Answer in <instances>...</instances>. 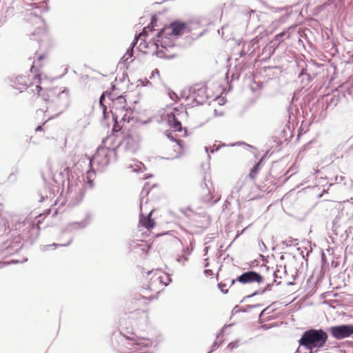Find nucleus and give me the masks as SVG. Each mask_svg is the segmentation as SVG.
Segmentation results:
<instances>
[{
	"mask_svg": "<svg viewBox=\"0 0 353 353\" xmlns=\"http://www.w3.org/2000/svg\"><path fill=\"white\" fill-rule=\"evenodd\" d=\"M214 114H216V115L218 114V112L216 110H214Z\"/></svg>",
	"mask_w": 353,
	"mask_h": 353,
	"instance_id": "nucleus-49",
	"label": "nucleus"
},
{
	"mask_svg": "<svg viewBox=\"0 0 353 353\" xmlns=\"http://www.w3.org/2000/svg\"><path fill=\"white\" fill-rule=\"evenodd\" d=\"M216 342H214V346H216Z\"/></svg>",
	"mask_w": 353,
	"mask_h": 353,
	"instance_id": "nucleus-51",
	"label": "nucleus"
},
{
	"mask_svg": "<svg viewBox=\"0 0 353 353\" xmlns=\"http://www.w3.org/2000/svg\"><path fill=\"white\" fill-rule=\"evenodd\" d=\"M328 332L334 339L341 340L353 334V325L341 324L331 326L328 328Z\"/></svg>",
	"mask_w": 353,
	"mask_h": 353,
	"instance_id": "nucleus-8",
	"label": "nucleus"
},
{
	"mask_svg": "<svg viewBox=\"0 0 353 353\" xmlns=\"http://www.w3.org/2000/svg\"><path fill=\"white\" fill-rule=\"evenodd\" d=\"M187 30L186 23L181 21H174L169 26L163 28L154 39V45L157 48L161 46L165 51L168 48L174 46V41L179 37L183 34Z\"/></svg>",
	"mask_w": 353,
	"mask_h": 353,
	"instance_id": "nucleus-2",
	"label": "nucleus"
},
{
	"mask_svg": "<svg viewBox=\"0 0 353 353\" xmlns=\"http://www.w3.org/2000/svg\"><path fill=\"white\" fill-rule=\"evenodd\" d=\"M32 37H34V38H33L34 39H37V38L36 37V35H35V32H34V33L32 34Z\"/></svg>",
	"mask_w": 353,
	"mask_h": 353,
	"instance_id": "nucleus-43",
	"label": "nucleus"
},
{
	"mask_svg": "<svg viewBox=\"0 0 353 353\" xmlns=\"http://www.w3.org/2000/svg\"><path fill=\"white\" fill-rule=\"evenodd\" d=\"M214 114H216V115L218 114V112L216 110H214Z\"/></svg>",
	"mask_w": 353,
	"mask_h": 353,
	"instance_id": "nucleus-48",
	"label": "nucleus"
},
{
	"mask_svg": "<svg viewBox=\"0 0 353 353\" xmlns=\"http://www.w3.org/2000/svg\"><path fill=\"white\" fill-rule=\"evenodd\" d=\"M218 287L223 293L226 294L228 292L225 284L220 283L218 284Z\"/></svg>",
	"mask_w": 353,
	"mask_h": 353,
	"instance_id": "nucleus-35",
	"label": "nucleus"
},
{
	"mask_svg": "<svg viewBox=\"0 0 353 353\" xmlns=\"http://www.w3.org/2000/svg\"><path fill=\"white\" fill-rule=\"evenodd\" d=\"M152 272H153V271H149V272H148V274H151V273H152Z\"/></svg>",
	"mask_w": 353,
	"mask_h": 353,
	"instance_id": "nucleus-50",
	"label": "nucleus"
},
{
	"mask_svg": "<svg viewBox=\"0 0 353 353\" xmlns=\"http://www.w3.org/2000/svg\"><path fill=\"white\" fill-rule=\"evenodd\" d=\"M241 310L239 309V307L238 305H236L234 309H233V312H238L239 311H241Z\"/></svg>",
	"mask_w": 353,
	"mask_h": 353,
	"instance_id": "nucleus-37",
	"label": "nucleus"
},
{
	"mask_svg": "<svg viewBox=\"0 0 353 353\" xmlns=\"http://www.w3.org/2000/svg\"><path fill=\"white\" fill-rule=\"evenodd\" d=\"M166 136L170 139H171L172 141H176L177 143L176 144V146L178 147L179 149L181 150V141L179 140H177L173 136H172V134L171 132H166Z\"/></svg>",
	"mask_w": 353,
	"mask_h": 353,
	"instance_id": "nucleus-28",
	"label": "nucleus"
},
{
	"mask_svg": "<svg viewBox=\"0 0 353 353\" xmlns=\"http://www.w3.org/2000/svg\"><path fill=\"white\" fill-rule=\"evenodd\" d=\"M154 21H155V19H154V17H152V21H151L150 24L147 27V28L150 29V30H152L153 29V28H154V26H153ZM145 33H146V28H144L143 30V32L139 34V37H141L144 36Z\"/></svg>",
	"mask_w": 353,
	"mask_h": 353,
	"instance_id": "nucleus-31",
	"label": "nucleus"
},
{
	"mask_svg": "<svg viewBox=\"0 0 353 353\" xmlns=\"http://www.w3.org/2000/svg\"><path fill=\"white\" fill-rule=\"evenodd\" d=\"M90 219V215L87 214L82 221L69 223L64 230V232H71L76 230L85 228L89 224Z\"/></svg>",
	"mask_w": 353,
	"mask_h": 353,
	"instance_id": "nucleus-15",
	"label": "nucleus"
},
{
	"mask_svg": "<svg viewBox=\"0 0 353 353\" xmlns=\"http://www.w3.org/2000/svg\"><path fill=\"white\" fill-rule=\"evenodd\" d=\"M148 194V190L144 188L141 192V196L140 199V208H141V211H142L143 203V200H144V195L145 194L147 195Z\"/></svg>",
	"mask_w": 353,
	"mask_h": 353,
	"instance_id": "nucleus-30",
	"label": "nucleus"
},
{
	"mask_svg": "<svg viewBox=\"0 0 353 353\" xmlns=\"http://www.w3.org/2000/svg\"><path fill=\"white\" fill-rule=\"evenodd\" d=\"M179 156H180V155H179V154H176L174 157H172V159H174V158H177V157H179Z\"/></svg>",
	"mask_w": 353,
	"mask_h": 353,
	"instance_id": "nucleus-45",
	"label": "nucleus"
},
{
	"mask_svg": "<svg viewBox=\"0 0 353 353\" xmlns=\"http://www.w3.org/2000/svg\"><path fill=\"white\" fill-rule=\"evenodd\" d=\"M239 340L238 339L235 341H232V342L230 343L228 345V347L230 348V350H233L234 348H236L239 346Z\"/></svg>",
	"mask_w": 353,
	"mask_h": 353,
	"instance_id": "nucleus-33",
	"label": "nucleus"
},
{
	"mask_svg": "<svg viewBox=\"0 0 353 353\" xmlns=\"http://www.w3.org/2000/svg\"><path fill=\"white\" fill-rule=\"evenodd\" d=\"M23 245L19 236L15 237L12 241H7L0 245V256H7L17 252L21 249Z\"/></svg>",
	"mask_w": 353,
	"mask_h": 353,
	"instance_id": "nucleus-10",
	"label": "nucleus"
},
{
	"mask_svg": "<svg viewBox=\"0 0 353 353\" xmlns=\"http://www.w3.org/2000/svg\"><path fill=\"white\" fill-rule=\"evenodd\" d=\"M220 198H221L220 196H217L216 197V199L214 201H212L213 196H212L210 192L208 190V195L205 196L203 198V199L204 202H205L206 203L212 204V203H215L216 202H217L220 199Z\"/></svg>",
	"mask_w": 353,
	"mask_h": 353,
	"instance_id": "nucleus-24",
	"label": "nucleus"
},
{
	"mask_svg": "<svg viewBox=\"0 0 353 353\" xmlns=\"http://www.w3.org/2000/svg\"><path fill=\"white\" fill-rule=\"evenodd\" d=\"M49 79L46 77H41V74H37L35 77V88L32 89V92H37L41 98L46 101H53L57 97H68V93L67 91L61 90L57 88L48 89L47 85Z\"/></svg>",
	"mask_w": 353,
	"mask_h": 353,
	"instance_id": "nucleus-4",
	"label": "nucleus"
},
{
	"mask_svg": "<svg viewBox=\"0 0 353 353\" xmlns=\"http://www.w3.org/2000/svg\"><path fill=\"white\" fill-rule=\"evenodd\" d=\"M106 96H108V97L112 101V109L111 110L112 117L115 116V112L119 111V110H124L127 108L125 106L126 99L123 95L114 98L111 93H108L107 92L103 93L100 97L99 102L101 105H103V101Z\"/></svg>",
	"mask_w": 353,
	"mask_h": 353,
	"instance_id": "nucleus-11",
	"label": "nucleus"
},
{
	"mask_svg": "<svg viewBox=\"0 0 353 353\" xmlns=\"http://www.w3.org/2000/svg\"><path fill=\"white\" fill-rule=\"evenodd\" d=\"M72 242V239H70L68 243H53L52 245H46L43 248V250H48V248L51 246H54V247H59V246H68Z\"/></svg>",
	"mask_w": 353,
	"mask_h": 353,
	"instance_id": "nucleus-27",
	"label": "nucleus"
},
{
	"mask_svg": "<svg viewBox=\"0 0 353 353\" xmlns=\"http://www.w3.org/2000/svg\"><path fill=\"white\" fill-rule=\"evenodd\" d=\"M140 137L138 135L130 134L125 137L123 141L114 146L117 154L125 152L129 154L134 153L139 148Z\"/></svg>",
	"mask_w": 353,
	"mask_h": 353,
	"instance_id": "nucleus-6",
	"label": "nucleus"
},
{
	"mask_svg": "<svg viewBox=\"0 0 353 353\" xmlns=\"http://www.w3.org/2000/svg\"><path fill=\"white\" fill-rule=\"evenodd\" d=\"M207 99L206 88L201 84H196L192 86L189 90V94L186 97L187 100L192 101L193 106L203 104Z\"/></svg>",
	"mask_w": 353,
	"mask_h": 353,
	"instance_id": "nucleus-7",
	"label": "nucleus"
},
{
	"mask_svg": "<svg viewBox=\"0 0 353 353\" xmlns=\"http://www.w3.org/2000/svg\"><path fill=\"white\" fill-rule=\"evenodd\" d=\"M236 281L243 284L251 283L254 282L261 283L263 281V277L256 272L248 271L238 276Z\"/></svg>",
	"mask_w": 353,
	"mask_h": 353,
	"instance_id": "nucleus-12",
	"label": "nucleus"
},
{
	"mask_svg": "<svg viewBox=\"0 0 353 353\" xmlns=\"http://www.w3.org/2000/svg\"><path fill=\"white\" fill-rule=\"evenodd\" d=\"M45 56L43 54H41L38 57V59H37V61L35 62L34 61L33 62V65H32L31 68H30V72L32 73L33 72H39V66H37L36 65L37 64L38 62H39L40 61H41L43 59H44Z\"/></svg>",
	"mask_w": 353,
	"mask_h": 353,
	"instance_id": "nucleus-25",
	"label": "nucleus"
},
{
	"mask_svg": "<svg viewBox=\"0 0 353 353\" xmlns=\"http://www.w3.org/2000/svg\"><path fill=\"white\" fill-rule=\"evenodd\" d=\"M259 165H260V162L258 163L257 164H256L255 166L252 169V170L249 174V176L252 179H253L255 177L256 174H257Z\"/></svg>",
	"mask_w": 353,
	"mask_h": 353,
	"instance_id": "nucleus-29",
	"label": "nucleus"
},
{
	"mask_svg": "<svg viewBox=\"0 0 353 353\" xmlns=\"http://www.w3.org/2000/svg\"><path fill=\"white\" fill-rule=\"evenodd\" d=\"M133 46H134V43L133 44ZM133 47L134 46L128 48L125 54L121 58V61L125 65L128 64V59L132 57Z\"/></svg>",
	"mask_w": 353,
	"mask_h": 353,
	"instance_id": "nucleus-23",
	"label": "nucleus"
},
{
	"mask_svg": "<svg viewBox=\"0 0 353 353\" xmlns=\"http://www.w3.org/2000/svg\"><path fill=\"white\" fill-rule=\"evenodd\" d=\"M127 352L125 353H153L151 350L152 342L148 339H126L124 344Z\"/></svg>",
	"mask_w": 353,
	"mask_h": 353,
	"instance_id": "nucleus-5",
	"label": "nucleus"
},
{
	"mask_svg": "<svg viewBox=\"0 0 353 353\" xmlns=\"http://www.w3.org/2000/svg\"><path fill=\"white\" fill-rule=\"evenodd\" d=\"M285 34H286L285 31H283V32H280L279 34H277L275 36V40L279 41V43L281 42L283 37L285 36Z\"/></svg>",
	"mask_w": 353,
	"mask_h": 353,
	"instance_id": "nucleus-34",
	"label": "nucleus"
},
{
	"mask_svg": "<svg viewBox=\"0 0 353 353\" xmlns=\"http://www.w3.org/2000/svg\"><path fill=\"white\" fill-rule=\"evenodd\" d=\"M205 152H206L207 153H208L209 148L206 146V147L205 148Z\"/></svg>",
	"mask_w": 353,
	"mask_h": 353,
	"instance_id": "nucleus-44",
	"label": "nucleus"
},
{
	"mask_svg": "<svg viewBox=\"0 0 353 353\" xmlns=\"http://www.w3.org/2000/svg\"><path fill=\"white\" fill-rule=\"evenodd\" d=\"M205 267H208V265H209L208 262L207 261H208V259H205Z\"/></svg>",
	"mask_w": 353,
	"mask_h": 353,
	"instance_id": "nucleus-40",
	"label": "nucleus"
},
{
	"mask_svg": "<svg viewBox=\"0 0 353 353\" xmlns=\"http://www.w3.org/2000/svg\"><path fill=\"white\" fill-rule=\"evenodd\" d=\"M204 273L205 275H212V271L211 270H205L204 271Z\"/></svg>",
	"mask_w": 353,
	"mask_h": 353,
	"instance_id": "nucleus-36",
	"label": "nucleus"
},
{
	"mask_svg": "<svg viewBox=\"0 0 353 353\" xmlns=\"http://www.w3.org/2000/svg\"><path fill=\"white\" fill-rule=\"evenodd\" d=\"M116 123H121L122 126L125 123H129L133 119V111L130 108H128L124 110H119L115 112V116L113 117Z\"/></svg>",
	"mask_w": 353,
	"mask_h": 353,
	"instance_id": "nucleus-14",
	"label": "nucleus"
},
{
	"mask_svg": "<svg viewBox=\"0 0 353 353\" xmlns=\"http://www.w3.org/2000/svg\"><path fill=\"white\" fill-rule=\"evenodd\" d=\"M9 218L8 213L0 214V236L6 234L9 230Z\"/></svg>",
	"mask_w": 353,
	"mask_h": 353,
	"instance_id": "nucleus-17",
	"label": "nucleus"
},
{
	"mask_svg": "<svg viewBox=\"0 0 353 353\" xmlns=\"http://www.w3.org/2000/svg\"><path fill=\"white\" fill-rule=\"evenodd\" d=\"M41 129H42L41 126V125H39V126H37V127L36 128L35 131H37H37L41 130Z\"/></svg>",
	"mask_w": 353,
	"mask_h": 353,
	"instance_id": "nucleus-39",
	"label": "nucleus"
},
{
	"mask_svg": "<svg viewBox=\"0 0 353 353\" xmlns=\"http://www.w3.org/2000/svg\"><path fill=\"white\" fill-rule=\"evenodd\" d=\"M114 139V136H110L103 140L102 144L98 147L94 155L90 160L92 170L87 172L85 177L83 174L70 173L68 180V193L70 198L77 196L81 199L85 179L90 187H92V182L95 176L94 170H103L110 161L116 158L117 155L116 148L114 146H111Z\"/></svg>",
	"mask_w": 353,
	"mask_h": 353,
	"instance_id": "nucleus-1",
	"label": "nucleus"
},
{
	"mask_svg": "<svg viewBox=\"0 0 353 353\" xmlns=\"http://www.w3.org/2000/svg\"><path fill=\"white\" fill-rule=\"evenodd\" d=\"M30 6L32 7V9H34L35 11L34 12H30L27 14V20L32 23L36 24L38 26L37 27V33L41 34L42 39H47L48 36L46 34V30L44 28V23L41 17L39 14V7L37 6L36 3L30 4Z\"/></svg>",
	"mask_w": 353,
	"mask_h": 353,
	"instance_id": "nucleus-9",
	"label": "nucleus"
},
{
	"mask_svg": "<svg viewBox=\"0 0 353 353\" xmlns=\"http://www.w3.org/2000/svg\"><path fill=\"white\" fill-rule=\"evenodd\" d=\"M39 202H42L45 200V199H52L54 198V192H51V191H48V194H47V190H44L43 191H41L39 192Z\"/></svg>",
	"mask_w": 353,
	"mask_h": 353,
	"instance_id": "nucleus-21",
	"label": "nucleus"
},
{
	"mask_svg": "<svg viewBox=\"0 0 353 353\" xmlns=\"http://www.w3.org/2000/svg\"><path fill=\"white\" fill-rule=\"evenodd\" d=\"M20 228H23V230L24 232H29L31 231V230H34V221H32V218H28V219H26L22 223H21L20 224Z\"/></svg>",
	"mask_w": 353,
	"mask_h": 353,
	"instance_id": "nucleus-20",
	"label": "nucleus"
},
{
	"mask_svg": "<svg viewBox=\"0 0 353 353\" xmlns=\"http://www.w3.org/2000/svg\"><path fill=\"white\" fill-rule=\"evenodd\" d=\"M151 214L152 212H150L147 216H143V214H141L140 216L139 222L141 225L146 229L152 228L155 224L154 221L150 218Z\"/></svg>",
	"mask_w": 353,
	"mask_h": 353,
	"instance_id": "nucleus-18",
	"label": "nucleus"
},
{
	"mask_svg": "<svg viewBox=\"0 0 353 353\" xmlns=\"http://www.w3.org/2000/svg\"><path fill=\"white\" fill-rule=\"evenodd\" d=\"M180 211H181V212L184 213L185 215L189 216V214H187L186 212H185V211H184L183 209H181V210H180Z\"/></svg>",
	"mask_w": 353,
	"mask_h": 353,
	"instance_id": "nucleus-41",
	"label": "nucleus"
},
{
	"mask_svg": "<svg viewBox=\"0 0 353 353\" xmlns=\"http://www.w3.org/2000/svg\"><path fill=\"white\" fill-rule=\"evenodd\" d=\"M159 72L157 69H155L153 72H152V76L154 77V74H159Z\"/></svg>",
	"mask_w": 353,
	"mask_h": 353,
	"instance_id": "nucleus-38",
	"label": "nucleus"
},
{
	"mask_svg": "<svg viewBox=\"0 0 353 353\" xmlns=\"http://www.w3.org/2000/svg\"><path fill=\"white\" fill-rule=\"evenodd\" d=\"M171 282V278L169 275L161 272L160 270H157L152 277L151 278V282L149 285L150 290L158 283L163 285L165 286L168 285Z\"/></svg>",
	"mask_w": 353,
	"mask_h": 353,
	"instance_id": "nucleus-13",
	"label": "nucleus"
},
{
	"mask_svg": "<svg viewBox=\"0 0 353 353\" xmlns=\"http://www.w3.org/2000/svg\"><path fill=\"white\" fill-rule=\"evenodd\" d=\"M261 306L260 304H256V305H247L245 306V307L244 309H241V312H248L250 310L252 309V308H254V307H259Z\"/></svg>",
	"mask_w": 353,
	"mask_h": 353,
	"instance_id": "nucleus-32",
	"label": "nucleus"
},
{
	"mask_svg": "<svg viewBox=\"0 0 353 353\" xmlns=\"http://www.w3.org/2000/svg\"><path fill=\"white\" fill-rule=\"evenodd\" d=\"M218 149H219V148H216L215 150L213 149L211 150V152H214L215 150H217Z\"/></svg>",
	"mask_w": 353,
	"mask_h": 353,
	"instance_id": "nucleus-46",
	"label": "nucleus"
},
{
	"mask_svg": "<svg viewBox=\"0 0 353 353\" xmlns=\"http://www.w3.org/2000/svg\"><path fill=\"white\" fill-rule=\"evenodd\" d=\"M167 120L168 125L175 131L181 132L182 125L181 122L176 118V114L174 112L167 114Z\"/></svg>",
	"mask_w": 353,
	"mask_h": 353,
	"instance_id": "nucleus-16",
	"label": "nucleus"
},
{
	"mask_svg": "<svg viewBox=\"0 0 353 353\" xmlns=\"http://www.w3.org/2000/svg\"><path fill=\"white\" fill-rule=\"evenodd\" d=\"M271 290V285L270 284H268L264 288H260L258 290L255 291L253 294H250V295H248L246 296H245L243 298V299L241 301V302L244 301L245 299H249L250 297H252L256 294H263L264 292H265L266 291L268 290Z\"/></svg>",
	"mask_w": 353,
	"mask_h": 353,
	"instance_id": "nucleus-22",
	"label": "nucleus"
},
{
	"mask_svg": "<svg viewBox=\"0 0 353 353\" xmlns=\"http://www.w3.org/2000/svg\"><path fill=\"white\" fill-rule=\"evenodd\" d=\"M208 247H206V248H205V254L208 252Z\"/></svg>",
	"mask_w": 353,
	"mask_h": 353,
	"instance_id": "nucleus-47",
	"label": "nucleus"
},
{
	"mask_svg": "<svg viewBox=\"0 0 353 353\" xmlns=\"http://www.w3.org/2000/svg\"><path fill=\"white\" fill-rule=\"evenodd\" d=\"M268 307H267V308H265V310H263L261 312V313L260 316H261V315H262V314H263L266 310H268Z\"/></svg>",
	"mask_w": 353,
	"mask_h": 353,
	"instance_id": "nucleus-42",
	"label": "nucleus"
},
{
	"mask_svg": "<svg viewBox=\"0 0 353 353\" xmlns=\"http://www.w3.org/2000/svg\"><path fill=\"white\" fill-rule=\"evenodd\" d=\"M28 79L26 76H19L14 81V87L18 89H22L28 85Z\"/></svg>",
	"mask_w": 353,
	"mask_h": 353,
	"instance_id": "nucleus-19",
	"label": "nucleus"
},
{
	"mask_svg": "<svg viewBox=\"0 0 353 353\" xmlns=\"http://www.w3.org/2000/svg\"><path fill=\"white\" fill-rule=\"evenodd\" d=\"M156 54L160 58L171 59L174 57L173 54H167V52L163 50H157Z\"/></svg>",
	"mask_w": 353,
	"mask_h": 353,
	"instance_id": "nucleus-26",
	"label": "nucleus"
},
{
	"mask_svg": "<svg viewBox=\"0 0 353 353\" xmlns=\"http://www.w3.org/2000/svg\"><path fill=\"white\" fill-rule=\"evenodd\" d=\"M327 334L323 330L310 329L304 332L299 339L300 345L310 350L312 353V349L323 347L327 341Z\"/></svg>",
	"mask_w": 353,
	"mask_h": 353,
	"instance_id": "nucleus-3",
	"label": "nucleus"
}]
</instances>
